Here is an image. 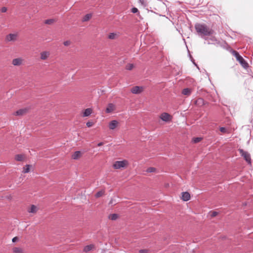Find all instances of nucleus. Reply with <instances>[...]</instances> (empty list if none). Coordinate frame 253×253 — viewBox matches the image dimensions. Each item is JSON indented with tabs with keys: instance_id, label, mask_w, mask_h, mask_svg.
Segmentation results:
<instances>
[{
	"instance_id": "1",
	"label": "nucleus",
	"mask_w": 253,
	"mask_h": 253,
	"mask_svg": "<svg viewBox=\"0 0 253 253\" xmlns=\"http://www.w3.org/2000/svg\"><path fill=\"white\" fill-rule=\"evenodd\" d=\"M195 30L202 38L213 34V31L205 24L197 23L195 26Z\"/></svg>"
},
{
	"instance_id": "2",
	"label": "nucleus",
	"mask_w": 253,
	"mask_h": 253,
	"mask_svg": "<svg viewBox=\"0 0 253 253\" xmlns=\"http://www.w3.org/2000/svg\"><path fill=\"white\" fill-rule=\"evenodd\" d=\"M232 54L234 55L236 60L240 63L242 66L246 69L249 67L248 63L245 61V60L239 54V53L236 50H232L231 51Z\"/></svg>"
},
{
	"instance_id": "3",
	"label": "nucleus",
	"mask_w": 253,
	"mask_h": 253,
	"mask_svg": "<svg viewBox=\"0 0 253 253\" xmlns=\"http://www.w3.org/2000/svg\"><path fill=\"white\" fill-rule=\"evenodd\" d=\"M128 165V162L127 160H123L121 161L115 162L113 167L115 169H120L121 168H126Z\"/></svg>"
},
{
	"instance_id": "4",
	"label": "nucleus",
	"mask_w": 253,
	"mask_h": 253,
	"mask_svg": "<svg viewBox=\"0 0 253 253\" xmlns=\"http://www.w3.org/2000/svg\"><path fill=\"white\" fill-rule=\"evenodd\" d=\"M239 153H240V155L242 157H243L244 159L247 162H248L249 163H251V156H250V154L248 152H247L246 151H245L244 150L241 149H239Z\"/></svg>"
},
{
	"instance_id": "5",
	"label": "nucleus",
	"mask_w": 253,
	"mask_h": 253,
	"mask_svg": "<svg viewBox=\"0 0 253 253\" xmlns=\"http://www.w3.org/2000/svg\"><path fill=\"white\" fill-rule=\"evenodd\" d=\"M160 118H161V119L162 120H163V121L166 122L170 121L172 119L171 116H170L168 113H165V112L161 114Z\"/></svg>"
},
{
	"instance_id": "6",
	"label": "nucleus",
	"mask_w": 253,
	"mask_h": 253,
	"mask_svg": "<svg viewBox=\"0 0 253 253\" xmlns=\"http://www.w3.org/2000/svg\"><path fill=\"white\" fill-rule=\"evenodd\" d=\"M24 60L21 57L14 58L12 61V64L14 66H20L24 63Z\"/></svg>"
},
{
	"instance_id": "7",
	"label": "nucleus",
	"mask_w": 253,
	"mask_h": 253,
	"mask_svg": "<svg viewBox=\"0 0 253 253\" xmlns=\"http://www.w3.org/2000/svg\"><path fill=\"white\" fill-rule=\"evenodd\" d=\"M17 38V34H9L6 36L5 40L7 42H14Z\"/></svg>"
},
{
	"instance_id": "8",
	"label": "nucleus",
	"mask_w": 253,
	"mask_h": 253,
	"mask_svg": "<svg viewBox=\"0 0 253 253\" xmlns=\"http://www.w3.org/2000/svg\"><path fill=\"white\" fill-rule=\"evenodd\" d=\"M143 87L142 86H135L131 89V92L133 94H138L142 92Z\"/></svg>"
},
{
	"instance_id": "9",
	"label": "nucleus",
	"mask_w": 253,
	"mask_h": 253,
	"mask_svg": "<svg viewBox=\"0 0 253 253\" xmlns=\"http://www.w3.org/2000/svg\"><path fill=\"white\" fill-rule=\"evenodd\" d=\"M119 125V122L117 120H113L109 124V127L110 129L113 130L116 128Z\"/></svg>"
},
{
	"instance_id": "10",
	"label": "nucleus",
	"mask_w": 253,
	"mask_h": 253,
	"mask_svg": "<svg viewBox=\"0 0 253 253\" xmlns=\"http://www.w3.org/2000/svg\"><path fill=\"white\" fill-rule=\"evenodd\" d=\"M41 59L42 60H46L50 55V52L47 51H42L40 53Z\"/></svg>"
},
{
	"instance_id": "11",
	"label": "nucleus",
	"mask_w": 253,
	"mask_h": 253,
	"mask_svg": "<svg viewBox=\"0 0 253 253\" xmlns=\"http://www.w3.org/2000/svg\"><path fill=\"white\" fill-rule=\"evenodd\" d=\"M116 109L115 105L113 103H109L106 109V112L110 113L114 111Z\"/></svg>"
},
{
	"instance_id": "12",
	"label": "nucleus",
	"mask_w": 253,
	"mask_h": 253,
	"mask_svg": "<svg viewBox=\"0 0 253 253\" xmlns=\"http://www.w3.org/2000/svg\"><path fill=\"white\" fill-rule=\"evenodd\" d=\"M27 111L28 110L26 108L19 109L14 112L13 115L15 116H23L27 112Z\"/></svg>"
},
{
	"instance_id": "13",
	"label": "nucleus",
	"mask_w": 253,
	"mask_h": 253,
	"mask_svg": "<svg viewBox=\"0 0 253 253\" xmlns=\"http://www.w3.org/2000/svg\"><path fill=\"white\" fill-rule=\"evenodd\" d=\"M82 156V153L80 151H76L72 156V158L74 160H78Z\"/></svg>"
},
{
	"instance_id": "14",
	"label": "nucleus",
	"mask_w": 253,
	"mask_h": 253,
	"mask_svg": "<svg viewBox=\"0 0 253 253\" xmlns=\"http://www.w3.org/2000/svg\"><path fill=\"white\" fill-rule=\"evenodd\" d=\"M190 199V195L187 192H184L182 193V199L184 201H187Z\"/></svg>"
},
{
	"instance_id": "15",
	"label": "nucleus",
	"mask_w": 253,
	"mask_h": 253,
	"mask_svg": "<svg viewBox=\"0 0 253 253\" xmlns=\"http://www.w3.org/2000/svg\"><path fill=\"white\" fill-rule=\"evenodd\" d=\"M12 252L13 253H24V251L20 247H14L12 249Z\"/></svg>"
},
{
	"instance_id": "16",
	"label": "nucleus",
	"mask_w": 253,
	"mask_h": 253,
	"mask_svg": "<svg viewBox=\"0 0 253 253\" xmlns=\"http://www.w3.org/2000/svg\"><path fill=\"white\" fill-rule=\"evenodd\" d=\"M25 158V156L23 154H17L15 156V159L17 161H22Z\"/></svg>"
},
{
	"instance_id": "17",
	"label": "nucleus",
	"mask_w": 253,
	"mask_h": 253,
	"mask_svg": "<svg viewBox=\"0 0 253 253\" xmlns=\"http://www.w3.org/2000/svg\"><path fill=\"white\" fill-rule=\"evenodd\" d=\"M92 112V110L91 108H87L85 109L84 112L83 116L87 117L89 116Z\"/></svg>"
},
{
	"instance_id": "18",
	"label": "nucleus",
	"mask_w": 253,
	"mask_h": 253,
	"mask_svg": "<svg viewBox=\"0 0 253 253\" xmlns=\"http://www.w3.org/2000/svg\"><path fill=\"white\" fill-rule=\"evenodd\" d=\"M192 90L190 88H186L183 89L182 93L186 96H189L191 94Z\"/></svg>"
},
{
	"instance_id": "19",
	"label": "nucleus",
	"mask_w": 253,
	"mask_h": 253,
	"mask_svg": "<svg viewBox=\"0 0 253 253\" xmlns=\"http://www.w3.org/2000/svg\"><path fill=\"white\" fill-rule=\"evenodd\" d=\"M37 211V208L35 205H32L28 210V211L30 213H35Z\"/></svg>"
},
{
	"instance_id": "20",
	"label": "nucleus",
	"mask_w": 253,
	"mask_h": 253,
	"mask_svg": "<svg viewBox=\"0 0 253 253\" xmlns=\"http://www.w3.org/2000/svg\"><path fill=\"white\" fill-rule=\"evenodd\" d=\"M94 246L93 245H89L86 246L85 247H84V252L87 253V252L90 251L91 250H92V249L94 248Z\"/></svg>"
},
{
	"instance_id": "21",
	"label": "nucleus",
	"mask_w": 253,
	"mask_h": 253,
	"mask_svg": "<svg viewBox=\"0 0 253 253\" xmlns=\"http://www.w3.org/2000/svg\"><path fill=\"white\" fill-rule=\"evenodd\" d=\"M32 167L31 165H26L25 167L23 168L22 172L26 173L30 171V168Z\"/></svg>"
},
{
	"instance_id": "22",
	"label": "nucleus",
	"mask_w": 253,
	"mask_h": 253,
	"mask_svg": "<svg viewBox=\"0 0 253 253\" xmlns=\"http://www.w3.org/2000/svg\"><path fill=\"white\" fill-rule=\"evenodd\" d=\"M92 17L91 13L86 14L83 18V21L85 22L88 21Z\"/></svg>"
},
{
	"instance_id": "23",
	"label": "nucleus",
	"mask_w": 253,
	"mask_h": 253,
	"mask_svg": "<svg viewBox=\"0 0 253 253\" xmlns=\"http://www.w3.org/2000/svg\"><path fill=\"white\" fill-rule=\"evenodd\" d=\"M104 193H105V191L104 190L99 191L97 192L96 193L95 196L96 198L100 197L102 196L104 194Z\"/></svg>"
},
{
	"instance_id": "24",
	"label": "nucleus",
	"mask_w": 253,
	"mask_h": 253,
	"mask_svg": "<svg viewBox=\"0 0 253 253\" xmlns=\"http://www.w3.org/2000/svg\"><path fill=\"white\" fill-rule=\"evenodd\" d=\"M118 215L116 213L111 214L109 216V218L113 220H116L118 218Z\"/></svg>"
},
{
	"instance_id": "25",
	"label": "nucleus",
	"mask_w": 253,
	"mask_h": 253,
	"mask_svg": "<svg viewBox=\"0 0 253 253\" xmlns=\"http://www.w3.org/2000/svg\"><path fill=\"white\" fill-rule=\"evenodd\" d=\"M134 66L133 64H128L126 67V69L127 70H131L133 69Z\"/></svg>"
},
{
	"instance_id": "26",
	"label": "nucleus",
	"mask_w": 253,
	"mask_h": 253,
	"mask_svg": "<svg viewBox=\"0 0 253 253\" xmlns=\"http://www.w3.org/2000/svg\"><path fill=\"white\" fill-rule=\"evenodd\" d=\"M54 22V19H47V20H46L44 22V23L46 24H49V25H50V24H52V23H53Z\"/></svg>"
},
{
	"instance_id": "27",
	"label": "nucleus",
	"mask_w": 253,
	"mask_h": 253,
	"mask_svg": "<svg viewBox=\"0 0 253 253\" xmlns=\"http://www.w3.org/2000/svg\"><path fill=\"white\" fill-rule=\"evenodd\" d=\"M202 140L201 137H194L193 138L192 141L194 143H196L199 142Z\"/></svg>"
},
{
	"instance_id": "28",
	"label": "nucleus",
	"mask_w": 253,
	"mask_h": 253,
	"mask_svg": "<svg viewBox=\"0 0 253 253\" xmlns=\"http://www.w3.org/2000/svg\"><path fill=\"white\" fill-rule=\"evenodd\" d=\"M156 170V169L153 167H150L147 169L146 171L148 172H153Z\"/></svg>"
},
{
	"instance_id": "29",
	"label": "nucleus",
	"mask_w": 253,
	"mask_h": 253,
	"mask_svg": "<svg viewBox=\"0 0 253 253\" xmlns=\"http://www.w3.org/2000/svg\"><path fill=\"white\" fill-rule=\"evenodd\" d=\"M116 34L114 33H111L109 34L108 36V38L110 39H114L116 38Z\"/></svg>"
},
{
	"instance_id": "30",
	"label": "nucleus",
	"mask_w": 253,
	"mask_h": 253,
	"mask_svg": "<svg viewBox=\"0 0 253 253\" xmlns=\"http://www.w3.org/2000/svg\"><path fill=\"white\" fill-rule=\"evenodd\" d=\"M139 2L143 6H146L147 5V2L146 0H138Z\"/></svg>"
},
{
	"instance_id": "31",
	"label": "nucleus",
	"mask_w": 253,
	"mask_h": 253,
	"mask_svg": "<svg viewBox=\"0 0 253 253\" xmlns=\"http://www.w3.org/2000/svg\"><path fill=\"white\" fill-rule=\"evenodd\" d=\"M131 12L133 13H138V14H139L138 9L136 7H133L131 10Z\"/></svg>"
},
{
	"instance_id": "32",
	"label": "nucleus",
	"mask_w": 253,
	"mask_h": 253,
	"mask_svg": "<svg viewBox=\"0 0 253 253\" xmlns=\"http://www.w3.org/2000/svg\"><path fill=\"white\" fill-rule=\"evenodd\" d=\"M93 125V122L90 121L87 122L86 124V126L88 127L92 126Z\"/></svg>"
},
{
	"instance_id": "33",
	"label": "nucleus",
	"mask_w": 253,
	"mask_h": 253,
	"mask_svg": "<svg viewBox=\"0 0 253 253\" xmlns=\"http://www.w3.org/2000/svg\"><path fill=\"white\" fill-rule=\"evenodd\" d=\"M220 131L223 133H226L227 132V129L224 127H221L220 128Z\"/></svg>"
},
{
	"instance_id": "34",
	"label": "nucleus",
	"mask_w": 253,
	"mask_h": 253,
	"mask_svg": "<svg viewBox=\"0 0 253 253\" xmlns=\"http://www.w3.org/2000/svg\"><path fill=\"white\" fill-rule=\"evenodd\" d=\"M71 42L70 41H67L64 42L63 44L65 46H68L70 44Z\"/></svg>"
},
{
	"instance_id": "35",
	"label": "nucleus",
	"mask_w": 253,
	"mask_h": 253,
	"mask_svg": "<svg viewBox=\"0 0 253 253\" xmlns=\"http://www.w3.org/2000/svg\"><path fill=\"white\" fill-rule=\"evenodd\" d=\"M0 11L1 12H5L7 11V8L6 7H2L0 9Z\"/></svg>"
},
{
	"instance_id": "36",
	"label": "nucleus",
	"mask_w": 253,
	"mask_h": 253,
	"mask_svg": "<svg viewBox=\"0 0 253 253\" xmlns=\"http://www.w3.org/2000/svg\"><path fill=\"white\" fill-rule=\"evenodd\" d=\"M217 214V212L216 211H213V212H212L211 215L212 217H214Z\"/></svg>"
},
{
	"instance_id": "37",
	"label": "nucleus",
	"mask_w": 253,
	"mask_h": 253,
	"mask_svg": "<svg viewBox=\"0 0 253 253\" xmlns=\"http://www.w3.org/2000/svg\"><path fill=\"white\" fill-rule=\"evenodd\" d=\"M18 240V238L17 237H15L12 239V242H15Z\"/></svg>"
},
{
	"instance_id": "38",
	"label": "nucleus",
	"mask_w": 253,
	"mask_h": 253,
	"mask_svg": "<svg viewBox=\"0 0 253 253\" xmlns=\"http://www.w3.org/2000/svg\"><path fill=\"white\" fill-rule=\"evenodd\" d=\"M103 145V143L102 142H99L97 144L98 146H101Z\"/></svg>"
},
{
	"instance_id": "39",
	"label": "nucleus",
	"mask_w": 253,
	"mask_h": 253,
	"mask_svg": "<svg viewBox=\"0 0 253 253\" xmlns=\"http://www.w3.org/2000/svg\"><path fill=\"white\" fill-rule=\"evenodd\" d=\"M199 101H203V100L202 99H199Z\"/></svg>"
}]
</instances>
